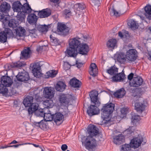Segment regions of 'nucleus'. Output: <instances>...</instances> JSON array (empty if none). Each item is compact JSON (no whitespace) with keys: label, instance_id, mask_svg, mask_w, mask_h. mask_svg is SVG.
<instances>
[{"label":"nucleus","instance_id":"43","mask_svg":"<svg viewBox=\"0 0 151 151\" xmlns=\"http://www.w3.org/2000/svg\"><path fill=\"white\" fill-rule=\"evenodd\" d=\"M128 25L132 29H135L138 28V25L133 19L129 20L128 23Z\"/></svg>","mask_w":151,"mask_h":151},{"label":"nucleus","instance_id":"60","mask_svg":"<svg viewBox=\"0 0 151 151\" xmlns=\"http://www.w3.org/2000/svg\"><path fill=\"white\" fill-rule=\"evenodd\" d=\"M68 146L66 144L63 145L61 147V148L62 150L63 151H65L66 149H67Z\"/></svg>","mask_w":151,"mask_h":151},{"label":"nucleus","instance_id":"29","mask_svg":"<svg viewBox=\"0 0 151 151\" xmlns=\"http://www.w3.org/2000/svg\"><path fill=\"white\" fill-rule=\"evenodd\" d=\"M52 120L55 122L63 121L64 119L63 115L60 112H57L52 116Z\"/></svg>","mask_w":151,"mask_h":151},{"label":"nucleus","instance_id":"11","mask_svg":"<svg viewBox=\"0 0 151 151\" xmlns=\"http://www.w3.org/2000/svg\"><path fill=\"white\" fill-rule=\"evenodd\" d=\"M58 31L60 32L61 35L66 36L68 34L70 28L66 25L61 23H58L57 27Z\"/></svg>","mask_w":151,"mask_h":151},{"label":"nucleus","instance_id":"49","mask_svg":"<svg viewBox=\"0 0 151 151\" xmlns=\"http://www.w3.org/2000/svg\"><path fill=\"white\" fill-rule=\"evenodd\" d=\"M50 38L51 42L54 43L55 45H58L60 44V41L57 38L53 37L52 35H50Z\"/></svg>","mask_w":151,"mask_h":151},{"label":"nucleus","instance_id":"22","mask_svg":"<svg viewBox=\"0 0 151 151\" xmlns=\"http://www.w3.org/2000/svg\"><path fill=\"white\" fill-rule=\"evenodd\" d=\"M113 142L116 145H119L124 142L125 137L122 134H119L115 136L114 138Z\"/></svg>","mask_w":151,"mask_h":151},{"label":"nucleus","instance_id":"53","mask_svg":"<svg viewBox=\"0 0 151 151\" xmlns=\"http://www.w3.org/2000/svg\"><path fill=\"white\" fill-rule=\"evenodd\" d=\"M63 14L66 15V17H69V16L70 15L71 12L69 9H65L63 12Z\"/></svg>","mask_w":151,"mask_h":151},{"label":"nucleus","instance_id":"7","mask_svg":"<svg viewBox=\"0 0 151 151\" xmlns=\"http://www.w3.org/2000/svg\"><path fill=\"white\" fill-rule=\"evenodd\" d=\"M143 138L142 137L139 136L132 139L130 142L132 148H137L141 144L144 145L146 142H143Z\"/></svg>","mask_w":151,"mask_h":151},{"label":"nucleus","instance_id":"20","mask_svg":"<svg viewBox=\"0 0 151 151\" xmlns=\"http://www.w3.org/2000/svg\"><path fill=\"white\" fill-rule=\"evenodd\" d=\"M51 14V10L48 9H46L40 11L38 14V15L40 18H45L49 16Z\"/></svg>","mask_w":151,"mask_h":151},{"label":"nucleus","instance_id":"35","mask_svg":"<svg viewBox=\"0 0 151 151\" xmlns=\"http://www.w3.org/2000/svg\"><path fill=\"white\" fill-rule=\"evenodd\" d=\"M59 101L61 104L65 105L68 104L69 103L68 99L67 98L66 95L64 94H61L60 95Z\"/></svg>","mask_w":151,"mask_h":151},{"label":"nucleus","instance_id":"19","mask_svg":"<svg viewBox=\"0 0 151 151\" xmlns=\"http://www.w3.org/2000/svg\"><path fill=\"white\" fill-rule=\"evenodd\" d=\"M1 83L6 85V86L10 87L12 83V80L11 78L8 76H3L1 79Z\"/></svg>","mask_w":151,"mask_h":151},{"label":"nucleus","instance_id":"15","mask_svg":"<svg viewBox=\"0 0 151 151\" xmlns=\"http://www.w3.org/2000/svg\"><path fill=\"white\" fill-rule=\"evenodd\" d=\"M43 93L45 97L48 99L53 97L54 94L53 89L50 87H45Z\"/></svg>","mask_w":151,"mask_h":151},{"label":"nucleus","instance_id":"16","mask_svg":"<svg viewBox=\"0 0 151 151\" xmlns=\"http://www.w3.org/2000/svg\"><path fill=\"white\" fill-rule=\"evenodd\" d=\"M89 96L92 102L96 106L100 105V102L98 100V93L96 91H92L89 93Z\"/></svg>","mask_w":151,"mask_h":151},{"label":"nucleus","instance_id":"47","mask_svg":"<svg viewBox=\"0 0 151 151\" xmlns=\"http://www.w3.org/2000/svg\"><path fill=\"white\" fill-rule=\"evenodd\" d=\"M140 119V117L138 115L134 114L132 115L131 121L133 124H136L137 122L139 121Z\"/></svg>","mask_w":151,"mask_h":151},{"label":"nucleus","instance_id":"9","mask_svg":"<svg viewBox=\"0 0 151 151\" xmlns=\"http://www.w3.org/2000/svg\"><path fill=\"white\" fill-rule=\"evenodd\" d=\"M137 52L135 49L129 50L126 52V58L129 61H134L137 58Z\"/></svg>","mask_w":151,"mask_h":151},{"label":"nucleus","instance_id":"21","mask_svg":"<svg viewBox=\"0 0 151 151\" xmlns=\"http://www.w3.org/2000/svg\"><path fill=\"white\" fill-rule=\"evenodd\" d=\"M38 18L37 16L34 13L31 14L29 15L27 18V20L28 23L32 25L36 26Z\"/></svg>","mask_w":151,"mask_h":151},{"label":"nucleus","instance_id":"27","mask_svg":"<svg viewBox=\"0 0 151 151\" xmlns=\"http://www.w3.org/2000/svg\"><path fill=\"white\" fill-rule=\"evenodd\" d=\"M22 6V4L19 1H15L13 4L12 8L14 12L20 13L21 12Z\"/></svg>","mask_w":151,"mask_h":151},{"label":"nucleus","instance_id":"28","mask_svg":"<svg viewBox=\"0 0 151 151\" xmlns=\"http://www.w3.org/2000/svg\"><path fill=\"white\" fill-rule=\"evenodd\" d=\"M77 51V49L69 46V48L67 50V54L70 57H76L78 54Z\"/></svg>","mask_w":151,"mask_h":151},{"label":"nucleus","instance_id":"50","mask_svg":"<svg viewBox=\"0 0 151 151\" xmlns=\"http://www.w3.org/2000/svg\"><path fill=\"white\" fill-rule=\"evenodd\" d=\"M110 13L111 15H114L116 17L120 16V13L116 11L114 8L109 10Z\"/></svg>","mask_w":151,"mask_h":151},{"label":"nucleus","instance_id":"57","mask_svg":"<svg viewBox=\"0 0 151 151\" xmlns=\"http://www.w3.org/2000/svg\"><path fill=\"white\" fill-rule=\"evenodd\" d=\"M42 123H41L40 125V128L44 130L46 129L47 125L46 124L43 123V121L42 120Z\"/></svg>","mask_w":151,"mask_h":151},{"label":"nucleus","instance_id":"44","mask_svg":"<svg viewBox=\"0 0 151 151\" xmlns=\"http://www.w3.org/2000/svg\"><path fill=\"white\" fill-rule=\"evenodd\" d=\"M48 26L45 25L38 26L37 28L38 30L42 32H47L48 30Z\"/></svg>","mask_w":151,"mask_h":151},{"label":"nucleus","instance_id":"13","mask_svg":"<svg viewBox=\"0 0 151 151\" xmlns=\"http://www.w3.org/2000/svg\"><path fill=\"white\" fill-rule=\"evenodd\" d=\"M82 40L81 38L78 37L70 39L69 41V46L77 49L81 43Z\"/></svg>","mask_w":151,"mask_h":151},{"label":"nucleus","instance_id":"34","mask_svg":"<svg viewBox=\"0 0 151 151\" xmlns=\"http://www.w3.org/2000/svg\"><path fill=\"white\" fill-rule=\"evenodd\" d=\"M66 85L62 81H60L58 82L55 86L56 90L59 91H63L65 89Z\"/></svg>","mask_w":151,"mask_h":151},{"label":"nucleus","instance_id":"42","mask_svg":"<svg viewBox=\"0 0 151 151\" xmlns=\"http://www.w3.org/2000/svg\"><path fill=\"white\" fill-rule=\"evenodd\" d=\"M7 86L4 84L1 83L0 84V93L3 95H5L8 92V89L7 88Z\"/></svg>","mask_w":151,"mask_h":151},{"label":"nucleus","instance_id":"48","mask_svg":"<svg viewBox=\"0 0 151 151\" xmlns=\"http://www.w3.org/2000/svg\"><path fill=\"white\" fill-rule=\"evenodd\" d=\"M74 7L75 8L77 9V10L79 11L84 9L85 7V6L83 4L78 3L76 4L74 6Z\"/></svg>","mask_w":151,"mask_h":151},{"label":"nucleus","instance_id":"25","mask_svg":"<svg viewBox=\"0 0 151 151\" xmlns=\"http://www.w3.org/2000/svg\"><path fill=\"white\" fill-rule=\"evenodd\" d=\"M39 104L37 103H32L29 106L28 111L29 114H32L33 113L35 112L38 111L39 107Z\"/></svg>","mask_w":151,"mask_h":151},{"label":"nucleus","instance_id":"17","mask_svg":"<svg viewBox=\"0 0 151 151\" xmlns=\"http://www.w3.org/2000/svg\"><path fill=\"white\" fill-rule=\"evenodd\" d=\"M78 52L82 55H86L89 51L88 47L86 44L82 43L77 49Z\"/></svg>","mask_w":151,"mask_h":151},{"label":"nucleus","instance_id":"38","mask_svg":"<svg viewBox=\"0 0 151 151\" xmlns=\"http://www.w3.org/2000/svg\"><path fill=\"white\" fill-rule=\"evenodd\" d=\"M16 34L19 36H23L25 35L26 30L24 28L21 26L19 27L16 29Z\"/></svg>","mask_w":151,"mask_h":151},{"label":"nucleus","instance_id":"18","mask_svg":"<svg viewBox=\"0 0 151 151\" xmlns=\"http://www.w3.org/2000/svg\"><path fill=\"white\" fill-rule=\"evenodd\" d=\"M32 73L35 77L37 78H39L40 76V67L38 63L34 64L32 67Z\"/></svg>","mask_w":151,"mask_h":151},{"label":"nucleus","instance_id":"24","mask_svg":"<svg viewBox=\"0 0 151 151\" xmlns=\"http://www.w3.org/2000/svg\"><path fill=\"white\" fill-rule=\"evenodd\" d=\"M10 8V4L5 1L1 3L0 6V11L6 14L9 11Z\"/></svg>","mask_w":151,"mask_h":151},{"label":"nucleus","instance_id":"56","mask_svg":"<svg viewBox=\"0 0 151 151\" xmlns=\"http://www.w3.org/2000/svg\"><path fill=\"white\" fill-rule=\"evenodd\" d=\"M4 12L0 11V20H4L6 21V18L5 17L6 15H5L3 14Z\"/></svg>","mask_w":151,"mask_h":151},{"label":"nucleus","instance_id":"63","mask_svg":"<svg viewBox=\"0 0 151 151\" xmlns=\"http://www.w3.org/2000/svg\"><path fill=\"white\" fill-rule=\"evenodd\" d=\"M118 35L121 38H122L124 37V35L121 32H118Z\"/></svg>","mask_w":151,"mask_h":151},{"label":"nucleus","instance_id":"61","mask_svg":"<svg viewBox=\"0 0 151 151\" xmlns=\"http://www.w3.org/2000/svg\"><path fill=\"white\" fill-rule=\"evenodd\" d=\"M76 64L77 65V67L79 68L81 67L83 65V63H79L77 61H76Z\"/></svg>","mask_w":151,"mask_h":151},{"label":"nucleus","instance_id":"1","mask_svg":"<svg viewBox=\"0 0 151 151\" xmlns=\"http://www.w3.org/2000/svg\"><path fill=\"white\" fill-rule=\"evenodd\" d=\"M115 105L108 103L104 104L101 109V118L104 123L106 124L111 119V114L114 109Z\"/></svg>","mask_w":151,"mask_h":151},{"label":"nucleus","instance_id":"52","mask_svg":"<svg viewBox=\"0 0 151 151\" xmlns=\"http://www.w3.org/2000/svg\"><path fill=\"white\" fill-rule=\"evenodd\" d=\"M35 114L38 116L45 117V113H44L43 111H37L35 113Z\"/></svg>","mask_w":151,"mask_h":151},{"label":"nucleus","instance_id":"8","mask_svg":"<svg viewBox=\"0 0 151 151\" xmlns=\"http://www.w3.org/2000/svg\"><path fill=\"white\" fill-rule=\"evenodd\" d=\"M16 77L18 81L24 82H26L30 79L28 73L25 70L19 72Z\"/></svg>","mask_w":151,"mask_h":151},{"label":"nucleus","instance_id":"10","mask_svg":"<svg viewBox=\"0 0 151 151\" xmlns=\"http://www.w3.org/2000/svg\"><path fill=\"white\" fill-rule=\"evenodd\" d=\"M87 131L89 134L88 136L93 137L99 134L98 128L93 124H90L88 126Z\"/></svg>","mask_w":151,"mask_h":151},{"label":"nucleus","instance_id":"54","mask_svg":"<svg viewBox=\"0 0 151 151\" xmlns=\"http://www.w3.org/2000/svg\"><path fill=\"white\" fill-rule=\"evenodd\" d=\"M128 108L124 107L121 109V113L123 115L126 114L128 112Z\"/></svg>","mask_w":151,"mask_h":151},{"label":"nucleus","instance_id":"39","mask_svg":"<svg viewBox=\"0 0 151 151\" xmlns=\"http://www.w3.org/2000/svg\"><path fill=\"white\" fill-rule=\"evenodd\" d=\"M19 24V22L14 19H12L9 21L8 26L13 28L16 27Z\"/></svg>","mask_w":151,"mask_h":151},{"label":"nucleus","instance_id":"40","mask_svg":"<svg viewBox=\"0 0 151 151\" xmlns=\"http://www.w3.org/2000/svg\"><path fill=\"white\" fill-rule=\"evenodd\" d=\"M134 127L132 126L129 127V128L124 131V133L127 136L130 137L133 134Z\"/></svg>","mask_w":151,"mask_h":151},{"label":"nucleus","instance_id":"31","mask_svg":"<svg viewBox=\"0 0 151 151\" xmlns=\"http://www.w3.org/2000/svg\"><path fill=\"white\" fill-rule=\"evenodd\" d=\"M126 93L124 88H122L115 92L113 94L115 97L117 98H121L124 97Z\"/></svg>","mask_w":151,"mask_h":151},{"label":"nucleus","instance_id":"55","mask_svg":"<svg viewBox=\"0 0 151 151\" xmlns=\"http://www.w3.org/2000/svg\"><path fill=\"white\" fill-rule=\"evenodd\" d=\"M91 1L92 5L98 6H99L100 1L99 0H91Z\"/></svg>","mask_w":151,"mask_h":151},{"label":"nucleus","instance_id":"41","mask_svg":"<svg viewBox=\"0 0 151 151\" xmlns=\"http://www.w3.org/2000/svg\"><path fill=\"white\" fill-rule=\"evenodd\" d=\"M25 64L24 63L18 61L15 63H11L10 65V66L11 68H19L24 66Z\"/></svg>","mask_w":151,"mask_h":151},{"label":"nucleus","instance_id":"46","mask_svg":"<svg viewBox=\"0 0 151 151\" xmlns=\"http://www.w3.org/2000/svg\"><path fill=\"white\" fill-rule=\"evenodd\" d=\"M131 148L130 144H125L122 145L120 151H130Z\"/></svg>","mask_w":151,"mask_h":151},{"label":"nucleus","instance_id":"6","mask_svg":"<svg viewBox=\"0 0 151 151\" xmlns=\"http://www.w3.org/2000/svg\"><path fill=\"white\" fill-rule=\"evenodd\" d=\"M13 37L12 31L9 28L5 29L4 31L0 32V42L4 43L7 41V37Z\"/></svg>","mask_w":151,"mask_h":151},{"label":"nucleus","instance_id":"36","mask_svg":"<svg viewBox=\"0 0 151 151\" xmlns=\"http://www.w3.org/2000/svg\"><path fill=\"white\" fill-rule=\"evenodd\" d=\"M43 104L45 106V108H52L54 105L53 101L52 100L49 99L45 100L43 101Z\"/></svg>","mask_w":151,"mask_h":151},{"label":"nucleus","instance_id":"33","mask_svg":"<svg viewBox=\"0 0 151 151\" xmlns=\"http://www.w3.org/2000/svg\"><path fill=\"white\" fill-rule=\"evenodd\" d=\"M145 105L144 103L137 102L135 104V107L137 112H142L145 109Z\"/></svg>","mask_w":151,"mask_h":151},{"label":"nucleus","instance_id":"23","mask_svg":"<svg viewBox=\"0 0 151 151\" xmlns=\"http://www.w3.org/2000/svg\"><path fill=\"white\" fill-rule=\"evenodd\" d=\"M115 58L117 61L121 63H124L126 60V55L122 52L116 54L115 55Z\"/></svg>","mask_w":151,"mask_h":151},{"label":"nucleus","instance_id":"45","mask_svg":"<svg viewBox=\"0 0 151 151\" xmlns=\"http://www.w3.org/2000/svg\"><path fill=\"white\" fill-rule=\"evenodd\" d=\"M31 50L29 47L24 50L22 52L21 55L23 58H27Z\"/></svg>","mask_w":151,"mask_h":151},{"label":"nucleus","instance_id":"14","mask_svg":"<svg viewBox=\"0 0 151 151\" xmlns=\"http://www.w3.org/2000/svg\"><path fill=\"white\" fill-rule=\"evenodd\" d=\"M96 105H91L88 107L87 112L90 116H92L99 114V110Z\"/></svg>","mask_w":151,"mask_h":151},{"label":"nucleus","instance_id":"58","mask_svg":"<svg viewBox=\"0 0 151 151\" xmlns=\"http://www.w3.org/2000/svg\"><path fill=\"white\" fill-rule=\"evenodd\" d=\"M134 74L132 73H131L128 76V79L129 80H130V81H132L133 78L134 77H133Z\"/></svg>","mask_w":151,"mask_h":151},{"label":"nucleus","instance_id":"2","mask_svg":"<svg viewBox=\"0 0 151 151\" xmlns=\"http://www.w3.org/2000/svg\"><path fill=\"white\" fill-rule=\"evenodd\" d=\"M42 90L37 88L30 92V94L31 96H28L24 99L23 102V104L26 107L29 106L32 103L33 99H35L37 101H40L42 99L40 95L42 94Z\"/></svg>","mask_w":151,"mask_h":151},{"label":"nucleus","instance_id":"12","mask_svg":"<svg viewBox=\"0 0 151 151\" xmlns=\"http://www.w3.org/2000/svg\"><path fill=\"white\" fill-rule=\"evenodd\" d=\"M143 82L142 78L138 76L133 78L132 80L130 81L129 84L131 86L138 87L142 84Z\"/></svg>","mask_w":151,"mask_h":151},{"label":"nucleus","instance_id":"37","mask_svg":"<svg viewBox=\"0 0 151 151\" xmlns=\"http://www.w3.org/2000/svg\"><path fill=\"white\" fill-rule=\"evenodd\" d=\"M116 40L115 39H109L106 43L107 46L109 48H114L116 46Z\"/></svg>","mask_w":151,"mask_h":151},{"label":"nucleus","instance_id":"59","mask_svg":"<svg viewBox=\"0 0 151 151\" xmlns=\"http://www.w3.org/2000/svg\"><path fill=\"white\" fill-rule=\"evenodd\" d=\"M36 31V29L35 28L33 29H29L28 31L30 34H33L35 33Z\"/></svg>","mask_w":151,"mask_h":151},{"label":"nucleus","instance_id":"4","mask_svg":"<svg viewBox=\"0 0 151 151\" xmlns=\"http://www.w3.org/2000/svg\"><path fill=\"white\" fill-rule=\"evenodd\" d=\"M81 140L82 145L89 151H92L97 146L96 140L93 137L84 136L82 138Z\"/></svg>","mask_w":151,"mask_h":151},{"label":"nucleus","instance_id":"51","mask_svg":"<svg viewBox=\"0 0 151 151\" xmlns=\"http://www.w3.org/2000/svg\"><path fill=\"white\" fill-rule=\"evenodd\" d=\"M47 73L48 75V77H54L57 74V73L55 70H50L48 72H47Z\"/></svg>","mask_w":151,"mask_h":151},{"label":"nucleus","instance_id":"32","mask_svg":"<svg viewBox=\"0 0 151 151\" xmlns=\"http://www.w3.org/2000/svg\"><path fill=\"white\" fill-rule=\"evenodd\" d=\"M145 12L144 13V15L147 18L151 20V6L150 5H146L144 8Z\"/></svg>","mask_w":151,"mask_h":151},{"label":"nucleus","instance_id":"62","mask_svg":"<svg viewBox=\"0 0 151 151\" xmlns=\"http://www.w3.org/2000/svg\"><path fill=\"white\" fill-rule=\"evenodd\" d=\"M42 121H41L40 122H35L34 124L35 126L37 127H39L40 128V125L41 123H42Z\"/></svg>","mask_w":151,"mask_h":151},{"label":"nucleus","instance_id":"26","mask_svg":"<svg viewBox=\"0 0 151 151\" xmlns=\"http://www.w3.org/2000/svg\"><path fill=\"white\" fill-rule=\"evenodd\" d=\"M89 72L91 75L94 77L98 73V68L95 63H92L91 64Z\"/></svg>","mask_w":151,"mask_h":151},{"label":"nucleus","instance_id":"30","mask_svg":"<svg viewBox=\"0 0 151 151\" xmlns=\"http://www.w3.org/2000/svg\"><path fill=\"white\" fill-rule=\"evenodd\" d=\"M81 82L75 78L71 79L69 82L70 85L73 88H79L80 87Z\"/></svg>","mask_w":151,"mask_h":151},{"label":"nucleus","instance_id":"3","mask_svg":"<svg viewBox=\"0 0 151 151\" xmlns=\"http://www.w3.org/2000/svg\"><path fill=\"white\" fill-rule=\"evenodd\" d=\"M106 72L111 76L112 81L114 82L123 81L126 77L124 73L122 72L118 73V69L114 66H111L109 69H107Z\"/></svg>","mask_w":151,"mask_h":151},{"label":"nucleus","instance_id":"64","mask_svg":"<svg viewBox=\"0 0 151 151\" xmlns=\"http://www.w3.org/2000/svg\"><path fill=\"white\" fill-rule=\"evenodd\" d=\"M50 1L54 3H57L58 4L59 0H50Z\"/></svg>","mask_w":151,"mask_h":151},{"label":"nucleus","instance_id":"5","mask_svg":"<svg viewBox=\"0 0 151 151\" xmlns=\"http://www.w3.org/2000/svg\"><path fill=\"white\" fill-rule=\"evenodd\" d=\"M21 8V12L20 13H17V19L21 22L24 20L25 14H30L32 10L30 6L27 3L24 4L23 5H22Z\"/></svg>","mask_w":151,"mask_h":151}]
</instances>
